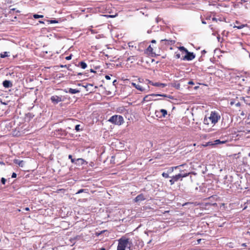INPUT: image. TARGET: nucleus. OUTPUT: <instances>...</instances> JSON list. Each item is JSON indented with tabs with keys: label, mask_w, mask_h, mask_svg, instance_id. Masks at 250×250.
Masks as SVG:
<instances>
[{
	"label": "nucleus",
	"mask_w": 250,
	"mask_h": 250,
	"mask_svg": "<svg viewBox=\"0 0 250 250\" xmlns=\"http://www.w3.org/2000/svg\"><path fill=\"white\" fill-rule=\"evenodd\" d=\"M132 243L128 238L122 237L118 240L117 250H131Z\"/></svg>",
	"instance_id": "nucleus-1"
},
{
	"label": "nucleus",
	"mask_w": 250,
	"mask_h": 250,
	"mask_svg": "<svg viewBox=\"0 0 250 250\" xmlns=\"http://www.w3.org/2000/svg\"><path fill=\"white\" fill-rule=\"evenodd\" d=\"M221 116L217 111H213L210 112V116L208 117L209 120L213 125H215L220 119Z\"/></svg>",
	"instance_id": "nucleus-2"
},
{
	"label": "nucleus",
	"mask_w": 250,
	"mask_h": 250,
	"mask_svg": "<svg viewBox=\"0 0 250 250\" xmlns=\"http://www.w3.org/2000/svg\"><path fill=\"white\" fill-rule=\"evenodd\" d=\"M108 121L117 125H121L124 122L123 117L121 115H113L111 116Z\"/></svg>",
	"instance_id": "nucleus-3"
},
{
	"label": "nucleus",
	"mask_w": 250,
	"mask_h": 250,
	"mask_svg": "<svg viewBox=\"0 0 250 250\" xmlns=\"http://www.w3.org/2000/svg\"><path fill=\"white\" fill-rule=\"evenodd\" d=\"M156 96H162L164 97H168L169 98H171V96H168L166 94H151L149 95H147L143 99V101L144 102H149L152 100V97H156Z\"/></svg>",
	"instance_id": "nucleus-4"
},
{
	"label": "nucleus",
	"mask_w": 250,
	"mask_h": 250,
	"mask_svg": "<svg viewBox=\"0 0 250 250\" xmlns=\"http://www.w3.org/2000/svg\"><path fill=\"white\" fill-rule=\"evenodd\" d=\"M186 53V55L182 59L183 60L191 61L195 57V55L192 52L188 51Z\"/></svg>",
	"instance_id": "nucleus-5"
},
{
	"label": "nucleus",
	"mask_w": 250,
	"mask_h": 250,
	"mask_svg": "<svg viewBox=\"0 0 250 250\" xmlns=\"http://www.w3.org/2000/svg\"><path fill=\"white\" fill-rule=\"evenodd\" d=\"M50 99L54 104H57L62 101V97L61 96L60 97L57 95L52 96Z\"/></svg>",
	"instance_id": "nucleus-6"
},
{
	"label": "nucleus",
	"mask_w": 250,
	"mask_h": 250,
	"mask_svg": "<svg viewBox=\"0 0 250 250\" xmlns=\"http://www.w3.org/2000/svg\"><path fill=\"white\" fill-rule=\"evenodd\" d=\"M146 199V198L144 194H140L137 195L134 199L135 202H141Z\"/></svg>",
	"instance_id": "nucleus-7"
},
{
	"label": "nucleus",
	"mask_w": 250,
	"mask_h": 250,
	"mask_svg": "<svg viewBox=\"0 0 250 250\" xmlns=\"http://www.w3.org/2000/svg\"><path fill=\"white\" fill-rule=\"evenodd\" d=\"M14 163L15 164L18 165L20 167H23L24 166V162L22 160H20L19 159H15L14 160Z\"/></svg>",
	"instance_id": "nucleus-8"
},
{
	"label": "nucleus",
	"mask_w": 250,
	"mask_h": 250,
	"mask_svg": "<svg viewBox=\"0 0 250 250\" xmlns=\"http://www.w3.org/2000/svg\"><path fill=\"white\" fill-rule=\"evenodd\" d=\"M235 23L236 24H237V25H235L233 26V28H237L239 29H242V28H244V27L247 26V24H240L238 21H236Z\"/></svg>",
	"instance_id": "nucleus-9"
},
{
	"label": "nucleus",
	"mask_w": 250,
	"mask_h": 250,
	"mask_svg": "<svg viewBox=\"0 0 250 250\" xmlns=\"http://www.w3.org/2000/svg\"><path fill=\"white\" fill-rule=\"evenodd\" d=\"M3 85L5 88L11 87L12 86V83L10 81L5 80L3 82Z\"/></svg>",
	"instance_id": "nucleus-10"
},
{
	"label": "nucleus",
	"mask_w": 250,
	"mask_h": 250,
	"mask_svg": "<svg viewBox=\"0 0 250 250\" xmlns=\"http://www.w3.org/2000/svg\"><path fill=\"white\" fill-rule=\"evenodd\" d=\"M132 85H133L136 89L139 90L140 91H143L144 90V89L139 84H136V83H132Z\"/></svg>",
	"instance_id": "nucleus-11"
},
{
	"label": "nucleus",
	"mask_w": 250,
	"mask_h": 250,
	"mask_svg": "<svg viewBox=\"0 0 250 250\" xmlns=\"http://www.w3.org/2000/svg\"><path fill=\"white\" fill-rule=\"evenodd\" d=\"M69 93H71V94H76V93H79L80 92V91L79 90H77L76 89H73V88H69L68 89V91Z\"/></svg>",
	"instance_id": "nucleus-12"
},
{
	"label": "nucleus",
	"mask_w": 250,
	"mask_h": 250,
	"mask_svg": "<svg viewBox=\"0 0 250 250\" xmlns=\"http://www.w3.org/2000/svg\"><path fill=\"white\" fill-rule=\"evenodd\" d=\"M78 66H80L83 69H85L87 67L86 63L84 62H81L79 64Z\"/></svg>",
	"instance_id": "nucleus-13"
},
{
	"label": "nucleus",
	"mask_w": 250,
	"mask_h": 250,
	"mask_svg": "<svg viewBox=\"0 0 250 250\" xmlns=\"http://www.w3.org/2000/svg\"><path fill=\"white\" fill-rule=\"evenodd\" d=\"M9 56V52H4L3 53H0V57L1 58H4L7 57H8Z\"/></svg>",
	"instance_id": "nucleus-14"
},
{
	"label": "nucleus",
	"mask_w": 250,
	"mask_h": 250,
	"mask_svg": "<svg viewBox=\"0 0 250 250\" xmlns=\"http://www.w3.org/2000/svg\"><path fill=\"white\" fill-rule=\"evenodd\" d=\"M76 161L77 162V164L78 165H83V164L85 162V161L82 158H78V159H76Z\"/></svg>",
	"instance_id": "nucleus-15"
},
{
	"label": "nucleus",
	"mask_w": 250,
	"mask_h": 250,
	"mask_svg": "<svg viewBox=\"0 0 250 250\" xmlns=\"http://www.w3.org/2000/svg\"><path fill=\"white\" fill-rule=\"evenodd\" d=\"M174 181L176 182L178 181L179 180H181L180 178V174H178L177 175H176L175 176H173L172 177Z\"/></svg>",
	"instance_id": "nucleus-16"
},
{
	"label": "nucleus",
	"mask_w": 250,
	"mask_h": 250,
	"mask_svg": "<svg viewBox=\"0 0 250 250\" xmlns=\"http://www.w3.org/2000/svg\"><path fill=\"white\" fill-rule=\"evenodd\" d=\"M183 166V165H180L179 166V167H182ZM179 167V166H177V167H170L168 170H167V172L168 173H171L173 171L174 169H176L178 167Z\"/></svg>",
	"instance_id": "nucleus-17"
},
{
	"label": "nucleus",
	"mask_w": 250,
	"mask_h": 250,
	"mask_svg": "<svg viewBox=\"0 0 250 250\" xmlns=\"http://www.w3.org/2000/svg\"><path fill=\"white\" fill-rule=\"evenodd\" d=\"M57 131L60 132V134L62 136H65L66 135V132L62 129H58Z\"/></svg>",
	"instance_id": "nucleus-18"
},
{
	"label": "nucleus",
	"mask_w": 250,
	"mask_h": 250,
	"mask_svg": "<svg viewBox=\"0 0 250 250\" xmlns=\"http://www.w3.org/2000/svg\"><path fill=\"white\" fill-rule=\"evenodd\" d=\"M161 113L162 114V118L165 117V116L167 115V112L166 109H161Z\"/></svg>",
	"instance_id": "nucleus-19"
},
{
	"label": "nucleus",
	"mask_w": 250,
	"mask_h": 250,
	"mask_svg": "<svg viewBox=\"0 0 250 250\" xmlns=\"http://www.w3.org/2000/svg\"><path fill=\"white\" fill-rule=\"evenodd\" d=\"M164 41L166 42L167 43V44H170L174 43V42L172 40H170L164 39V40H161V42H164Z\"/></svg>",
	"instance_id": "nucleus-20"
},
{
	"label": "nucleus",
	"mask_w": 250,
	"mask_h": 250,
	"mask_svg": "<svg viewBox=\"0 0 250 250\" xmlns=\"http://www.w3.org/2000/svg\"><path fill=\"white\" fill-rule=\"evenodd\" d=\"M153 85L154 86H160V87H164L166 86V84L164 83H156L153 84Z\"/></svg>",
	"instance_id": "nucleus-21"
},
{
	"label": "nucleus",
	"mask_w": 250,
	"mask_h": 250,
	"mask_svg": "<svg viewBox=\"0 0 250 250\" xmlns=\"http://www.w3.org/2000/svg\"><path fill=\"white\" fill-rule=\"evenodd\" d=\"M161 110L160 111H155L156 116L159 118H162V114L161 113Z\"/></svg>",
	"instance_id": "nucleus-22"
},
{
	"label": "nucleus",
	"mask_w": 250,
	"mask_h": 250,
	"mask_svg": "<svg viewBox=\"0 0 250 250\" xmlns=\"http://www.w3.org/2000/svg\"><path fill=\"white\" fill-rule=\"evenodd\" d=\"M87 189H81L78 191V192L76 193V194H80L82 192H87Z\"/></svg>",
	"instance_id": "nucleus-23"
},
{
	"label": "nucleus",
	"mask_w": 250,
	"mask_h": 250,
	"mask_svg": "<svg viewBox=\"0 0 250 250\" xmlns=\"http://www.w3.org/2000/svg\"><path fill=\"white\" fill-rule=\"evenodd\" d=\"M179 50H180L181 51H182V52H185V53H186L188 50L185 48L184 47V46H180L179 47Z\"/></svg>",
	"instance_id": "nucleus-24"
},
{
	"label": "nucleus",
	"mask_w": 250,
	"mask_h": 250,
	"mask_svg": "<svg viewBox=\"0 0 250 250\" xmlns=\"http://www.w3.org/2000/svg\"><path fill=\"white\" fill-rule=\"evenodd\" d=\"M147 51L150 53H152L153 52V48L151 46V45H149V46L147 47V49H146Z\"/></svg>",
	"instance_id": "nucleus-25"
},
{
	"label": "nucleus",
	"mask_w": 250,
	"mask_h": 250,
	"mask_svg": "<svg viewBox=\"0 0 250 250\" xmlns=\"http://www.w3.org/2000/svg\"><path fill=\"white\" fill-rule=\"evenodd\" d=\"M189 173H184V174H180V178L181 180H182V178L186 177L189 175Z\"/></svg>",
	"instance_id": "nucleus-26"
},
{
	"label": "nucleus",
	"mask_w": 250,
	"mask_h": 250,
	"mask_svg": "<svg viewBox=\"0 0 250 250\" xmlns=\"http://www.w3.org/2000/svg\"><path fill=\"white\" fill-rule=\"evenodd\" d=\"M134 57H134V56H130V57H129L127 58V60L128 61H130V62H131L132 63V62H133V61L134 60Z\"/></svg>",
	"instance_id": "nucleus-27"
},
{
	"label": "nucleus",
	"mask_w": 250,
	"mask_h": 250,
	"mask_svg": "<svg viewBox=\"0 0 250 250\" xmlns=\"http://www.w3.org/2000/svg\"><path fill=\"white\" fill-rule=\"evenodd\" d=\"M33 17L35 19H39V18H43V15H38V14H34L33 15Z\"/></svg>",
	"instance_id": "nucleus-28"
},
{
	"label": "nucleus",
	"mask_w": 250,
	"mask_h": 250,
	"mask_svg": "<svg viewBox=\"0 0 250 250\" xmlns=\"http://www.w3.org/2000/svg\"><path fill=\"white\" fill-rule=\"evenodd\" d=\"M225 142H221L220 140H216L215 141H214V144L215 145H218V144H221V143H224Z\"/></svg>",
	"instance_id": "nucleus-29"
},
{
	"label": "nucleus",
	"mask_w": 250,
	"mask_h": 250,
	"mask_svg": "<svg viewBox=\"0 0 250 250\" xmlns=\"http://www.w3.org/2000/svg\"><path fill=\"white\" fill-rule=\"evenodd\" d=\"M162 175L163 177L166 178H168L169 177L168 172L167 173L163 172Z\"/></svg>",
	"instance_id": "nucleus-30"
},
{
	"label": "nucleus",
	"mask_w": 250,
	"mask_h": 250,
	"mask_svg": "<svg viewBox=\"0 0 250 250\" xmlns=\"http://www.w3.org/2000/svg\"><path fill=\"white\" fill-rule=\"evenodd\" d=\"M208 120H209L208 118H207V117H205L204 120V123L206 125H208L209 124L208 122Z\"/></svg>",
	"instance_id": "nucleus-31"
},
{
	"label": "nucleus",
	"mask_w": 250,
	"mask_h": 250,
	"mask_svg": "<svg viewBox=\"0 0 250 250\" xmlns=\"http://www.w3.org/2000/svg\"><path fill=\"white\" fill-rule=\"evenodd\" d=\"M80 125H77L75 126V129L77 131H80Z\"/></svg>",
	"instance_id": "nucleus-32"
},
{
	"label": "nucleus",
	"mask_w": 250,
	"mask_h": 250,
	"mask_svg": "<svg viewBox=\"0 0 250 250\" xmlns=\"http://www.w3.org/2000/svg\"><path fill=\"white\" fill-rule=\"evenodd\" d=\"M169 182L170 183V185H172L175 183V182L174 181L172 177H171V179L169 180Z\"/></svg>",
	"instance_id": "nucleus-33"
},
{
	"label": "nucleus",
	"mask_w": 250,
	"mask_h": 250,
	"mask_svg": "<svg viewBox=\"0 0 250 250\" xmlns=\"http://www.w3.org/2000/svg\"><path fill=\"white\" fill-rule=\"evenodd\" d=\"M1 182L2 184L4 185L6 182V179L4 178H2L1 179Z\"/></svg>",
	"instance_id": "nucleus-34"
},
{
	"label": "nucleus",
	"mask_w": 250,
	"mask_h": 250,
	"mask_svg": "<svg viewBox=\"0 0 250 250\" xmlns=\"http://www.w3.org/2000/svg\"><path fill=\"white\" fill-rule=\"evenodd\" d=\"M71 161L72 163L77 164V162L76 161V159H73V158L71 159Z\"/></svg>",
	"instance_id": "nucleus-35"
},
{
	"label": "nucleus",
	"mask_w": 250,
	"mask_h": 250,
	"mask_svg": "<svg viewBox=\"0 0 250 250\" xmlns=\"http://www.w3.org/2000/svg\"><path fill=\"white\" fill-rule=\"evenodd\" d=\"M72 55L71 54V55H70L69 56L66 57H65V59H66V60H71V58H72Z\"/></svg>",
	"instance_id": "nucleus-36"
},
{
	"label": "nucleus",
	"mask_w": 250,
	"mask_h": 250,
	"mask_svg": "<svg viewBox=\"0 0 250 250\" xmlns=\"http://www.w3.org/2000/svg\"><path fill=\"white\" fill-rule=\"evenodd\" d=\"M16 177H17V174L15 172H13L12 174L11 177L12 178H16Z\"/></svg>",
	"instance_id": "nucleus-37"
},
{
	"label": "nucleus",
	"mask_w": 250,
	"mask_h": 250,
	"mask_svg": "<svg viewBox=\"0 0 250 250\" xmlns=\"http://www.w3.org/2000/svg\"><path fill=\"white\" fill-rule=\"evenodd\" d=\"M226 34V35L227 36V35L229 34V32L224 30L222 33V34L223 35H225Z\"/></svg>",
	"instance_id": "nucleus-38"
},
{
	"label": "nucleus",
	"mask_w": 250,
	"mask_h": 250,
	"mask_svg": "<svg viewBox=\"0 0 250 250\" xmlns=\"http://www.w3.org/2000/svg\"><path fill=\"white\" fill-rule=\"evenodd\" d=\"M49 21L51 23H58V21L56 20H51Z\"/></svg>",
	"instance_id": "nucleus-39"
},
{
	"label": "nucleus",
	"mask_w": 250,
	"mask_h": 250,
	"mask_svg": "<svg viewBox=\"0 0 250 250\" xmlns=\"http://www.w3.org/2000/svg\"><path fill=\"white\" fill-rule=\"evenodd\" d=\"M61 67H66L68 69V70H70L69 67H68L66 65H61Z\"/></svg>",
	"instance_id": "nucleus-40"
},
{
	"label": "nucleus",
	"mask_w": 250,
	"mask_h": 250,
	"mask_svg": "<svg viewBox=\"0 0 250 250\" xmlns=\"http://www.w3.org/2000/svg\"><path fill=\"white\" fill-rule=\"evenodd\" d=\"M175 56L177 59H179L180 58L181 55L179 53H177L176 54Z\"/></svg>",
	"instance_id": "nucleus-41"
},
{
	"label": "nucleus",
	"mask_w": 250,
	"mask_h": 250,
	"mask_svg": "<svg viewBox=\"0 0 250 250\" xmlns=\"http://www.w3.org/2000/svg\"><path fill=\"white\" fill-rule=\"evenodd\" d=\"M161 18H159V17H157V18H156V22L157 23H158V22H159V21H161Z\"/></svg>",
	"instance_id": "nucleus-42"
},
{
	"label": "nucleus",
	"mask_w": 250,
	"mask_h": 250,
	"mask_svg": "<svg viewBox=\"0 0 250 250\" xmlns=\"http://www.w3.org/2000/svg\"><path fill=\"white\" fill-rule=\"evenodd\" d=\"M105 79H106V80H110V76H108V75H106V76H105Z\"/></svg>",
	"instance_id": "nucleus-43"
},
{
	"label": "nucleus",
	"mask_w": 250,
	"mask_h": 250,
	"mask_svg": "<svg viewBox=\"0 0 250 250\" xmlns=\"http://www.w3.org/2000/svg\"><path fill=\"white\" fill-rule=\"evenodd\" d=\"M212 20L213 21H218V19H217L216 18L214 17V18H212Z\"/></svg>",
	"instance_id": "nucleus-44"
},
{
	"label": "nucleus",
	"mask_w": 250,
	"mask_h": 250,
	"mask_svg": "<svg viewBox=\"0 0 250 250\" xmlns=\"http://www.w3.org/2000/svg\"><path fill=\"white\" fill-rule=\"evenodd\" d=\"M156 41L155 40H152L151 41V43H156Z\"/></svg>",
	"instance_id": "nucleus-45"
},
{
	"label": "nucleus",
	"mask_w": 250,
	"mask_h": 250,
	"mask_svg": "<svg viewBox=\"0 0 250 250\" xmlns=\"http://www.w3.org/2000/svg\"><path fill=\"white\" fill-rule=\"evenodd\" d=\"M188 84H194V83H193V82H192V81H189V82H188Z\"/></svg>",
	"instance_id": "nucleus-46"
},
{
	"label": "nucleus",
	"mask_w": 250,
	"mask_h": 250,
	"mask_svg": "<svg viewBox=\"0 0 250 250\" xmlns=\"http://www.w3.org/2000/svg\"><path fill=\"white\" fill-rule=\"evenodd\" d=\"M68 158L70 159V160H71V159H72V155H69Z\"/></svg>",
	"instance_id": "nucleus-47"
},
{
	"label": "nucleus",
	"mask_w": 250,
	"mask_h": 250,
	"mask_svg": "<svg viewBox=\"0 0 250 250\" xmlns=\"http://www.w3.org/2000/svg\"><path fill=\"white\" fill-rule=\"evenodd\" d=\"M90 72H92V73H95V72H96V71H94V70L93 69H90Z\"/></svg>",
	"instance_id": "nucleus-48"
},
{
	"label": "nucleus",
	"mask_w": 250,
	"mask_h": 250,
	"mask_svg": "<svg viewBox=\"0 0 250 250\" xmlns=\"http://www.w3.org/2000/svg\"><path fill=\"white\" fill-rule=\"evenodd\" d=\"M131 43H132L131 42H129L128 43V45H129V47H133V45H131Z\"/></svg>",
	"instance_id": "nucleus-49"
},
{
	"label": "nucleus",
	"mask_w": 250,
	"mask_h": 250,
	"mask_svg": "<svg viewBox=\"0 0 250 250\" xmlns=\"http://www.w3.org/2000/svg\"><path fill=\"white\" fill-rule=\"evenodd\" d=\"M236 106H240V103H239V102H238V103H237L236 104Z\"/></svg>",
	"instance_id": "nucleus-50"
},
{
	"label": "nucleus",
	"mask_w": 250,
	"mask_h": 250,
	"mask_svg": "<svg viewBox=\"0 0 250 250\" xmlns=\"http://www.w3.org/2000/svg\"><path fill=\"white\" fill-rule=\"evenodd\" d=\"M25 209V210H26V211H28V210H29V208H25V209Z\"/></svg>",
	"instance_id": "nucleus-51"
},
{
	"label": "nucleus",
	"mask_w": 250,
	"mask_h": 250,
	"mask_svg": "<svg viewBox=\"0 0 250 250\" xmlns=\"http://www.w3.org/2000/svg\"><path fill=\"white\" fill-rule=\"evenodd\" d=\"M147 33H148V34H149V33H151V30H148L147 31Z\"/></svg>",
	"instance_id": "nucleus-52"
},
{
	"label": "nucleus",
	"mask_w": 250,
	"mask_h": 250,
	"mask_svg": "<svg viewBox=\"0 0 250 250\" xmlns=\"http://www.w3.org/2000/svg\"><path fill=\"white\" fill-rule=\"evenodd\" d=\"M83 74L82 73H78L77 75H82Z\"/></svg>",
	"instance_id": "nucleus-53"
},
{
	"label": "nucleus",
	"mask_w": 250,
	"mask_h": 250,
	"mask_svg": "<svg viewBox=\"0 0 250 250\" xmlns=\"http://www.w3.org/2000/svg\"><path fill=\"white\" fill-rule=\"evenodd\" d=\"M245 1H246V0H241L240 2H241V3H243V2H245Z\"/></svg>",
	"instance_id": "nucleus-54"
},
{
	"label": "nucleus",
	"mask_w": 250,
	"mask_h": 250,
	"mask_svg": "<svg viewBox=\"0 0 250 250\" xmlns=\"http://www.w3.org/2000/svg\"><path fill=\"white\" fill-rule=\"evenodd\" d=\"M202 22L203 24H206V22L205 21H202Z\"/></svg>",
	"instance_id": "nucleus-55"
},
{
	"label": "nucleus",
	"mask_w": 250,
	"mask_h": 250,
	"mask_svg": "<svg viewBox=\"0 0 250 250\" xmlns=\"http://www.w3.org/2000/svg\"><path fill=\"white\" fill-rule=\"evenodd\" d=\"M201 241V239H198V243L199 244L200 243Z\"/></svg>",
	"instance_id": "nucleus-56"
},
{
	"label": "nucleus",
	"mask_w": 250,
	"mask_h": 250,
	"mask_svg": "<svg viewBox=\"0 0 250 250\" xmlns=\"http://www.w3.org/2000/svg\"><path fill=\"white\" fill-rule=\"evenodd\" d=\"M100 250H106L105 248H102Z\"/></svg>",
	"instance_id": "nucleus-57"
},
{
	"label": "nucleus",
	"mask_w": 250,
	"mask_h": 250,
	"mask_svg": "<svg viewBox=\"0 0 250 250\" xmlns=\"http://www.w3.org/2000/svg\"><path fill=\"white\" fill-rule=\"evenodd\" d=\"M116 82V80H115L113 81V84H115V83Z\"/></svg>",
	"instance_id": "nucleus-58"
},
{
	"label": "nucleus",
	"mask_w": 250,
	"mask_h": 250,
	"mask_svg": "<svg viewBox=\"0 0 250 250\" xmlns=\"http://www.w3.org/2000/svg\"><path fill=\"white\" fill-rule=\"evenodd\" d=\"M151 240H149L147 243L150 244L151 243Z\"/></svg>",
	"instance_id": "nucleus-59"
},
{
	"label": "nucleus",
	"mask_w": 250,
	"mask_h": 250,
	"mask_svg": "<svg viewBox=\"0 0 250 250\" xmlns=\"http://www.w3.org/2000/svg\"><path fill=\"white\" fill-rule=\"evenodd\" d=\"M39 22H40V23H44V22H43V21H40Z\"/></svg>",
	"instance_id": "nucleus-60"
},
{
	"label": "nucleus",
	"mask_w": 250,
	"mask_h": 250,
	"mask_svg": "<svg viewBox=\"0 0 250 250\" xmlns=\"http://www.w3.org/2000/svg\"><path fill=\"white\" fill-rule=\"evenodd\" d=\"M15 10V8H12V9H11V10H12V11H14Z\"/></svg>",
	"instance_id": "nucleus-61"
},
{
	"label": "nucleus",
	"mask_w": 250,
	"mask_h": 250,
	"mask_svg": "<svg viewBox=\"0 0 250 250\" xmlns=\"http://www.w3.org/2000/svg\"><path fill=\"white\" fill-rule=\"evenodd\" d=\"M218 20L220 21H222V20L220 19H218Z\"/></svg>",
	"instance_id": "nucleus-62"
},
{
	"label": "nucleus",
	"mask_w": 250,
	"mask_h": 250,
	"mask_svg": "<svg viewBox=\"0 0 250 250\" xmlns=\"http://www.w3.org/2000/svg\"><path fill=\"white\" fill-rule=\"evenodd\" d=\"M217 39H218V41H219L220 37H217Z\"/></svg>",
	"instance_id": "nucleus-63"
},
{
	"label": "nucleus",
	"mask_w": 250,
	"mask_h": 250,
	"mask_svg": "<svg viewBox=\"0 0 250 250\" xmlns=\"http://www.w3.org/2000/svg\"><path fill=\"white\" fill-rule=\"evenodd\" d=\"M243 245V246H246L245 244H243V245Z\"/></svg>",
	"instance_id": "nucleus-64"
}]
</instances>
